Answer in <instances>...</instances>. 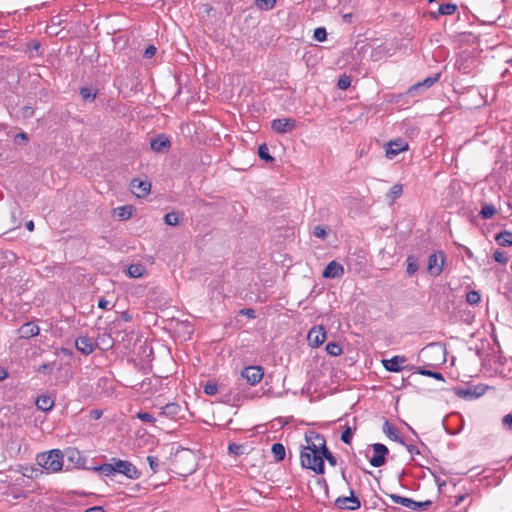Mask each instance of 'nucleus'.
<instances>
[{"label": "nucleus", "instance_id": "nucleus-42", "mask_svg": "<svg viewBox=\"0 0 512 512\" xmlns=\"http://www.w3.org/2000/svg\"><path fill=\"white\" fill-rule=\"evenodd\" d=\"M228 451H229V453H231L235 456H240L244 453V445L237 444V443H230L228 445Z\"/></svg>", "mask_w": 512, "mask_h": 512}, {"label": "nucleus", "instance_id": "nucleus-51", "mask_svg": "<svg viewBox=\"0 0 512 512\" xmlns=\"http://www.w3.org/2000/svg\"><path fill=\"white\" fill-rule=\"evenodd\" d=\"M141 267L139 265H131L128 268V274L131 277H140L142 273L140 272Z\"/></svg>", "mask_w": 512, "mask_h": 512}, {"label": "nucleus", "instance_id": "nucleus-29", "mask_svg": "<svg viewBox=\"0 0 512 512\" xmlns=\"http://www.w3.org/2000/svg\"><path fill=\"white\" fill-rule=\"evenodd\" d=\"M271 452L276 462H280L285 458V447L282 443H274L271 447Z\"/></svg>", "mask_w": 512, "mask_h": 512}, {"label": "nucleus", "instance_id": "nucleus-14", "mask_svg": "<svg viewBox=\"0 0 512 512\" xmlns=\"http://www.w3.org/2000/svg\"><path fill=\"white\" fill-rule=\"evenodd\" d=\"M440 74H435L433 76H428L424 80L412 85L410 88L407 89L406 95L414 97L418 95L420 90L427 89L433 86L436 82L439 81Z\"/></svg>", "mask_w": 512, "mask_h": 512}, {"label": "nucleus", "instance_id": "nucleus-59", "mask_svg": "<svg viewBox=\"0 0 512 512\" xmlns=\"http://www.w3.org/2000/svg\"><path fill=\"white\" fill-rule=\"evenodd\" d=\"M337 348L338 349V352H342L341 351V348H339L338 344L334 343V342H331V343H328L325 347V351L326 352H334V349Z\"/></svg>", "mask_w": 512, "mask_h": 512}, {"label": "nucleus", "instance_id": "nucleus-21", "mask_svg": "<svg viewBox=\"0 0 512 512\" xmlns=\"http://www.w3.org/2000/svg\"><path fill=\"white\" fill-rule=\"evenodd\" d=\"M18 331L21 338L28 339L39 334V327L33 322H28L23 324Z\"/></svg>", "mask_w": 512, "mask_h": 512}, {"label": "nucleus", "instance_id": "nucleus-6", "mask_svg": "<svg viewBox=\"0 0 512 512\" xmlns=\"http://www.w3.org/2000/svg\"><path fill=\"white\" fill-rule=\"evenodd\" d=\"M445 263V254L443 251H436L432 253L428 258L427 270L430 275L437 277L443 271Z\"/></svg>", "mask_w": 512, "mask_h": 512}, {"label": "nucleus", "instance_id": "nucleus-43", "mask_svg": "<svg viewBox=\"0 0 512 512\" xmlns=\"http://www.w3.org/2000/svg\"><path fill=\"white\" fill-rule=\"evenodd\" d=\"M164 221L167 225L176 226L179 224V216L175 212L167 213L164 217Z\"/></svg>", "mask_w": 512, "mask_h": 512}, {"label": "nucleus", "instance_id": "nucleus-61", "mask_svg": "<svg viewBox=\"0 0 512 512\" xmlns=\"http://www.w3.org/2000/svg\"><path fill=\"white\" fill-rule=\"evenodd\" d=\"M84 512H105V510L102 506H93L87 508Z\"/></svg>", "mask_w": 512, "mask_h": 512}, {"label": "nucleus", "instance_id": "nucleus-36", "mask_svg": "<svg viewBox=\"0 0 512 512\" xmlns=\"http://www.w3.org/2000/svg\"><path fill=\"white\" fill-rule=\"evenodd\" d=\"M355 430H356V428L346 426L345 429L343 430V432L341 433V436H340L341 441L348 445L351 444L352 437H353Z\"/></svg>", "mask_w": 512, "mask_h": 512}, {"label": "nucleus", "instance_id": "nucleus-55", "mask_svg": "<svg viewBox=\"0 0 512 512\" xmlns=\"http://www.w3.org/2000/svg\"><path fill=\"white\" fill-rule=\"evenodd\" d=\"M98 307L104 310H109L112 306L110 301L106 300L105 298H100L98 301Z\"/></svg>", "mask_w": 512, "mask_h": 512}, {"label": "nucleus", "instance_id": "nucleus-53", "mask_svg": "<svg viewBox=\"0 0 512 512\" xmlns=\"http://www.w3.org/2000/svg\"><path fill=\"white\" fill-rule=\"evenodd\" d=\"M502 424L505 428L512 431V414H507L502 418Z\"/></svg>", "mask_w": 512, "mask_h": 512}, {"label": "nucleus", "instance_id": "nucleus-30", "mask_svg": "<svg viewBox=\"0 0 512 512\" xmlns=\"http://www.w3.org/2000/svg\"><path fill=\"white\" fill-rule=\"evenodd\" d=\"M133 210L132 205H124L115 209V213L120 220H126L132 216Z\"/></svg>", "mask_w": 512, "mask_h": 512}, {"label": "nucleus", "instance_id": "nucleus-48", "mask_svg": "<svg viewBox=\"0 0 512 512\" xmlns=\"http://www.w3.org/2000/svg\"><path fill=\"white\" fill-rule=\"evenodd\" d=\"M466 500H468L467 506H469L472 502V499H470L469 494H460L455 496L454 506H460L463 504Z\"/></svg>", "mask_w": 512, "mask_h": 512}, {"label": "nucleus", "instance_id": "nucleus-44", "mask_svg": "<svg viewBox=\"0 0 512 512\" xmlns=\"http://www.w3.org/2000/svg\"><path fill=\"white\" fill-rule=\"evenodd\" d=\"M493 258L496 262L500 264H506L509 260L507 253L502 250H496L493 254Z\"/></svg>", "mask_w": 512, "mask_h": 512}, {"label": "nucleus", "instance_id": "nucleus-41", "mask_svg": "<svg viewBox=\"0 0 512 512\" xmlns=\"http://www.w3.org/2000/svg\"><path fill=\"white\" fill-rule=\"evenodd\" d=\"M320 457L323 462H324V460H327L329 465H331L333 467L337 465V458L333 455V453L329 449H327L325 452H323L320 455Z\"/></svg>", "mask_w": 512, "mask_h": 512}, {"label": "nucleus", "instance_id": "nucleus-11", "mask_svg": "<svg viewBox=\"0 0 512 512\" xmlns=\"http://www.w3.org/2000/svg\"><path fill=\"white\" fill-rule=\"evenodd\" d=\"M374 455L370 458V465L378 468L386 463V455L389 453L388 448L382 443L372 445Z\"/></svg>", "mask_w": 512, "mask_h": 512}, {"label": "nucleus", "instance_id": "nucleus-19", "mask_svg": "<svg viewBox=\"0 0 512 512\" xmlns=\"http://www.w3.org/2000/svg\"><path fill=\"white\" fill-rule=\"evenodd\" d=\"M181 411L182 408L178 403L171 402L161 408L160 415L175 420L180 417Z\"/></svg>", "mask_w": 512, "mask_h": 512}, {"label": "nucleus", "instance_id": "nucleus-35", "mask_svg": "<svg viewBox=\"0 0 512 512\" xmlns=\"http://www.w3.org/2000/svg\"><path fill=\"white\" fill-rule=\"evenodd\" d=\"M457 6L455 4L446 3L441 4L438 8V13L440 15H452L456 12Z\"/></svg>", "mask_w": 512, "mask_h": 512}, {"label": "nucleus", "instance_id": "nucleus-1", "mask_svg": "<svg viewBox=\"0 0 512 512\" xmlns=\"http://www.w3.org/2000/svg\"><path fill=\"white\" fill-rule=\"evenodd\" d=\"M305 441L306 445L302 446L300 451L301 467L323 475L325 464L320 455L328 449L324 435L316 431H308L305 433Z\"/></svg>", "mask_w": 512, "mask_h": 512}, {"label": "nucleus", "instance_id": "nucleus-34", "mask_svg": "<svg viewBox=\"0 0 512 512\" xmlns=\"http://www.w3.org/2000/svg\"><path fill=\"white\" fill-rule=\"evenodd\" d=\"M255 5L260 10L269 11L276 6V0H256Z\"/></svg>", "mask_w": 512, "mask_h": 512}, {"label": "nucleus", "instance_id": "nucleus-8", "mask_svg": "<svg viewBox=\"0 0 512 512\" xmlns=\"http://www.w3.org/2000/svg\"><path fill=\"white\" fill-rule=\"evenodd\" d=\"M407 361L405 356L395 355L391 359H383L381 360L384 368L389 372H400L401 370H414V366H403V364Z\"/></svg>", "mask_w": 512, "mask_h": 512}, {"label": "nucleus", "instance_id": "nucleus-13", "mask_svg": "<svg viewBox=\"0 0 512 512\" xmlns=\"http://www.w3.org/2000/svg\"><path fill=\"white\" fill-rule=\"evenodd\" d=\"M273 131L279 134H286L296 128V121L292 118H277L271 122Z\"/></svg>", "mask_w": 512, "mask_h": 512}, {"label": "nucleus", "instance_id": "nucleus-16", "mask_svg": "<svg viewBox=\"0 0 512 512\" xmlns=\"http://www.w3.org/2000/svg\"><path fill=\"white\" fill-rule=\"evenodd\" d=\"M151 184L146 180L134 179L131 182V191L138 197H145L150 192Z\"/></svg>", "mask_w": 512, "mask_h": 512}, {"label": "nucleus", "instance_id": "nucleus-10", "mask_svg": "<svg viewBox=\"0 0 512 512\" xmlns=\"http://www.w3.org/2000/svg\"><path fill=\"white\" fill-rule=\"evenodd\" d=\"M335 506L341 510L354 511L360 508L361 502L359 498L354 495V491L351 490L350 496L338 497L335 500Z\"/></svg>", "mask_w": 512, "mask_h": 512}, {"label": "nucleus", "instance_id": "nucleus-15", "mask_svg": "<svg viewBox=\"0 0 512 512\" xmlns=\"http://www.w3.org/2000/svg\"><path fill=\"white\" fill-rule=\"evenodd\" d=\"M325 339L326 332L322 326L313 327L307 335L308 345L312 349L318 348L321 344L324 343Z\"/></svg>", "mask_w": 512, "mask_h": 512}, {"label": "nucleus", "instance_id": "nucleus-52", "mask_svg": "<svg viewBox=\"0 0 512 512\" xmlns=\"http://www.w3.org/2000/svg\"><path fill=\"white\" fill-rule=\"evenodd\" d=\"M156 52H157L156 47L154 45H149L145 49L143 56L146 59H150V58H152L156 54Z\"/></svg>", "mask_w": 512, "mask_h": 512}, {"label": "nucleus", "instance_id": "nucleus-20", "mask_svg": "<svg viewBox=\"0 0 512 512\" xmlns=\"http://www.w3.org/2000/svg\"><path fill=\"white\" fill-rule=\"evenodd\" d=\"M473 62L469 54H462L457 58L455 65L460 72L468 74L473 68Z\"/></svg>", "mask_w": 512, "mask_h": 512}, {"label": "nucleus", "instance_id": "nucleus-24", "mask_svg": "<svg viewBox=\"0 0 512 512\" xmlns=\"http://www.w3.org/2000/svg\"><path fill=\"white\" fill-rule=\"evenodd\" d=\"M36 406L42 411H50L54 406V400L46 395H42L37 398Z\"/></svg>", "mask_w": 512, "mask_h": 512}, {"label": "nucleus", "instance_id": "nucleus-39", "mask_svg": "<svg viewBox=\"0 0 512 512\" xmlns=\"http://www.w3.org/2000/svg\"><path fill=\"white\" fill-rule=\"evenodd\" d=\"M481 296L478 291L472 290L466 294V301L470 305H476L480 302Z\"/></svg>", "mask_w": 512, "mask_h": 512}, {"label": "nucleus", "instance_id": "nucleus-56", "mask_svg": "<svg viewBox=\"0 0 512 512\" xmlns=\"http://www.w3.org/2000/svg\"><path fill=\"white\" fill-rule=\"evenodd\" d=\"M240 313L242 315H245L247 316L248 318L250 319H254L256 317V313H255V310L251 309V308H244L240 311Z\"/></svg>", "mask_w": 512, "mask_h": 512}, {"label": "nucleus", "instance_id": "nucleus-57", "mask_svg": "<svg viewBox=\"0 0 512 512\" xmlns=\"http://www.w3.org/2000/svg\"><path fill=\"white\" fill-rule=\"evenodd\" d=\"M55 363H46L39 366L37 369L38 372L46 373L47 371H51Z\"/></svg>", "mask_w": 512, "mask_h": 512}, {"label": "nucleus", "instance_id": "nucleus-54", "mask_svg": "<svg viewBox=\"0 0 512 512\" xmlns=\"http://www.w3.org/2000/svg\"><path fill=\"white\" fill-rule=\"evenodd\" d=\"M23 118H31L34 115V109L31 106H24L21 109Z\"/></svg>", "mask_w": 512, "mask_h": 512}, {"label": "nucleus", "instance_id": "nucleus-63", "mask_svg": "<svg viewBox=\"0 0 512 512\" xmlns=\"http://www.w3.org/2000/svg\"><path fill=\"white\" fill-rule=\"evenodd\" d=\"M317 484L323 486L326 491L328 490V484H327V481L324 478H319L317 480Z\"/></svg>", "mask_w": 512, "mask_h": 512}, {"label": "nucleus", "instance_id": "nucleus-50", "mask_svg": "<svg viewBox=\"0 0 512 512\" xmlns=\"http://www.w3.org/2000/svg\"><path fill=\"white\" fill-rule=\"evenodd\" d=\"M27 142H28V136L24 132L18 133L14 137V143L17 145L26 144Z\"/></svg>", "mask_w": 512, "mask_h": 512}, {"label": "nucleus", "instance_id": "nucleus-27", "mask_svg": "<svg viewBox=\"0 0 512 512\" xmlns=\"http://www.w3.org/2000/svg\"><path fill=\"white\" fill-rule=\"evenodd\" d=\"M383 432L393 441L404 444L403 439L398 436L395 428L389 423L388 420H386L383 424Z\"/></svg>", "mask_w": 512, "mask_h": 512}, {"label": "nucleus", "instance_id": "nucleus-45", "mask_svg": "<svg viewBox=\"0 0 512 512\" xmlns=\"http://www.w3.org/2000/svg\"><path fill=\"white\" fill-rule=\"evenodd\" d=\"M314 38L319 41L323 42L327 38V32L326 29L323 27H318L314 30Z\"/></svg>", "mask_w": 512, "mask_h": 512}, {"label": "nucleus", "instance_id": "nucleus-58", "mask_svg": "<svg viewBox=\"0 0 512 512\" xmlns=\"http://www.w3.org/2000/svg\"><path fill=\"white\" fill-rule=\"evenodd\" d=\"M103 412L99 409H93L90 411V418L93 420H98L102 416Z\"/></svg>", "mask_w": 512, "mask_h": 512}, {"label": "nucleus", "instance_id": "nucleus-62", "mask_svg": "<svg viewBox=\"0 0 512 512\" xmlns=\"http://www.w3.org/2000/svg\"><path fill=\"white\" fill-rule=\"evenodd\" d=\"M8 377V372L5 367L0 366V381L5 380Z\"/></svg>", "mask_w": 512, "mask_h": 512}, {"label": "nucleus", "instance_id": "nucleus-23", "mask_svg": "<svg viewBox=\"0 0 512 512\" xmlns=\"http://www.w3.org/2000/svg\"><path fill=\"white\" fill-rule=\"evenodd\" d=\"M75 346L78 352H93V341L86 336H80L75 340Z\"/></svg>", "mask_w": 512, "mask_h": 512}, {"label": "nucleus", "instance_id": "nucleus-47", "mask_svg": "<svg viewBox=\"0 0 512 512\" xmlns=\"http://www.w3.org/2000/svg\"><path fill=\"white\" fill-rule=\"evenodd\" d=\"M136 416L143 422L153 424L156 421L155 417L148 412H138Z\"/></svg>", "mask_w": 512, "mask_h": 512}, {"label": "nucleus", "instance_id": "nucleus-32", "mask_svg": "<svg viewBox=\"0 0 512 512\" xmlns=\"http://www.w3.org/2000/svg\"><path fill=\"white\" fill-rule=\"evenodd\" d=\"M403 193V187L400 184H395L391 187L389 192L387 193V198L394 202L397 198H399Z\"/></svg>", "mask_w": 512, "mask_h": 512}, {"label": "nucleus", "instance_id": "nucleus-49", "mask_svg": "<svg viewBox=\"0 0 512 512\" xmlns=\"http://www.w3.org/2000/svg\"><path fill=\"white\" fill-rule=\"evenodd\" d=\"M147 462L149 464L150 469L153 473H156L158 471L159 467V459L156 456H148Z\"/></svg>", "mask_w": 512, "mask_h": 512}, {"label": "nucleus", "instance_id": "nucleus-37", "mask_svg": "<svg viewBox=\"0 0 512 512\" xmlns=\"http://www.w3.org/2000/svg\"><path fill=\"white\" fill-rule=\"evenodd\" d=\"M407 268L406 272L409 276L413 275L418 270V263L414 256L410 255L406 259Z\"/></svg>", "mask_w": 512, "mask_h": 512}, {"label": "nucleus", "instance_id": "nucleus-5", "mask_svg": "<svg viewBox=\"0 0 512 512\" xmlns=\"http://www.w3.org/2000/svg\"><path fill=\"white\" fill-rule=\"evenodd\" d=\"M487 386L483 384L454 388V393L465 400H474L485 394Z\"/></svg>", "mask_w": 512, "mask_h": 512}, {"label": "nucleus", "instance_id": "nucleus-18", "mask_svg": "<svg viewBox=\"0 0 512 512\" xmlns=\"http://www.w3.org/2000/svg\"><path fill=\"white\" fill-rule=\"evenodd\" d=\"M150 146L153 151L162 152L170 148L171 142L165 134H160L151 140Z\"/></svg>", "mask_w": 512, "mask_h": 512}, {"label": "nucleus", "instance_id": "nucleus-12", "mask_svg": "<svg viewBox=\"0 0 512 512\" xmlns=\"http://www.w3.org/2000/svg\"><path fill=\"white\" fill-rule=\"evenodd\" d=\"M153 355L154 354H132L127 361L133 363L138 370L147 372L152 369L151 362L153 360Z\"/></svg>", "mask_w": 512, "mask_h": 512}, {"label": "nucleus", "instance_id": "nucleus-33", "mask_svg": "<svg viewBox=\"0 0 512 512\" xmlns=\"http://www.w3.org/2000/svg\"><path fill=\"white\" fill-rule=\"evenodd\" d=\"M258 156L260 159L265 160L267 162H273L274 158L269 153V148L267 144L263 143L258 147Z\"/></svg>", "mask_w": 512, "mask_h": 512}, {"label": "nucleus", "instance_id": "nucleus-2", "mask_svg": "<svg viewBox=\"0 0 512 512\" xmlns=\"http://www.w3.org/2000/svg\"><path fill=\"white\" fill-rule=\"evenodd\" d=\"M93 470L100 472L102 475L109 477L116 473L123 474L129 479H139L141 472L135 465L126 460L112 458L111 463H103L93 468Z\"/></svg>", "mask_w": 512, "mask_h": 512}, {"label": "nucleus", "instance_id": "nucleus-3", "mask_svg": "<svg viewBox=\"0 0 512 512\" xmlns=\"http://www.w3.org/2000/svg\"><path fill=\"white\" fill-rule=\"evenodd\" d=\"M63 457L64 454L61 450L53 449L38 455L37 461L45 470L56 473L63 467Z\"/></svg>", "mask_w": 512, "mask_h": 512}, {"label": "nucleus", "instance_id": "nucleus-60", "mask_svg": "<svg viewBox=\"0 0 512 512\" xmlns=\"http://www.w3.org/2000/svg\"><path fill=\"white\" fill-rule=\"evenodd\" d=\"M406 448H407L408 452L412 455L420 453V451L416 445H413V444L406 445Z\"/></svg>", "mask_w": 512, "mask_h": 512}, {"label": "nucleus", "instance_id": "nucleus-4", "mask_svg": "<svg viewBox=\"0 0 512 512\" xmlns=\"http://www.w3.org/2000/svg\"><path fill=\"white\" fill-rule=\"evenodd\" d=\"M389 497L394 503L400 504L413 511H425L432 505V501L430 500L414 501L413 499L398 494H390Z\"/></svg>", "mask_w": 512, "mask_h": 512}, {"label": "nucleus", "instance_id": "nucleus-26", "mask_svg": "<svg viewBox=\"0 0 512 512\" xmlns=\"http://www.w3.org/2000/svg\"><path fill=\"white\" fill-rule=\"evenodd\" d=\"M97 92V89L88 86L80 89V95L84 102H93L96 99Z\"/></svg>", "mask_w": 512, "mask_h": 512}, {"label": "nucleus", "instance_id": "nucleus-64", "mask_svg": "<svg viewBox=\"0 0 512 512\" xmlns=\"http://www.w3.org/2000/svg\"><path fill=\"white\" fill-rule=\"evenodd\" d=\"M26 228L29 230V231H33L34 230V222L33 221H29L26 223Z\"/></svg>", "mask_w": 512, "mask_h": 512}, {"label": "nucleus", "instance_id": "nucleus-28", "mask_svg": "<svg viewBox=\"0 0 512 512\" xmlns=\"http://www.w3.org/2000/svg\"><path fill=\"white\" fill-rule=\"evenodd\" d=\"M495 240L500 246H512V232L501 231L496 235Z\"/></svg>", "mask_w": 512, "mask_h": 512}, {"label": "nucleus", "instance_id": "nucleus-17", "mask_svg": "<svg viewBox=\"0 0 512 512\" xmlns=\"http://www.w3.org/2000/svg\"><path fill=\"white\" fill-rule=\"evenodd\" d=\"M343 274H344L343 266L334 260L329 262L328 265L325 267V269L322 272V276L324 278H329V279L339 278Z\"/></svg>", "mask_w": 512, "mask_h": 512}, {"label": "nucleus", "instance_id": "nucleus-25", "mask_svg": "<svg viewBox=\"0 0 512 512\" xmlns=\"http://www.w3.org/2000/svg\"><path fill=\"white\" fill-rule=\"evenodd\" d=\"M414 371L420 375L432 377L436 380L445 381L443 374L440 372L432 371L426 368V366H414Z\"/></svg>", "mask_w": 512, "mask_h": 512}, {"label": "nucleus", "instance_id": "nucleus-7", "mask_svg": "<svg viewBox=\"0 0 512 512\" xmlns=\"http://www.w3.org/2000/svg\"><path fill=\"white\" fill-rule=\"evenodd\" d=\"M409 149L408 143L402 138H397L389 141L385 146V156L392 160L399 153L407 151Z\"/></svg>", "mask_w": 512, "mask_h": 512}, {"label": "nucleus", "instance_id": "nucleus-9", "mask_svg": "<svg viewBox=\"0 0 512 512\" xmlns=\"http://www.w3.org/2000/svg\"><path fill=\"white\" fill-rule=\"evenodd\" d=\"M264 375V370L261 366H248L241 371V377L247 381L249 385L258 384Z\"/></svg>", "mask_w": 512, "mask_h": 512}, {"label": "nucleus", "instance_id": "nucleus-31", "mask_svg": "<svg viewBox=\"0 0 512 512\" xmlns=\"http://www.w3.org/2000/svg\"><path fill=\"white\" fill-rule=\"evenodd\" d=\"M497 210L493 204H484L479 212L482 219H490L496 214Z\"/></svg>", "mask_w": 512, "mask_h": 512}, {"label": "nucleus", "instance_id": "nucleus-40", "mask_svg": "<svg viewBox=\"0 0 512 512\" xmlns=\"http://www.w3.org/2000/svg\"><path fill=\"white\" fill-rule=\"evenodd\" d=\"M351 85V79L348 75L343 74L338 78L337 87L341 90H346Z\"/></svg>", "mask_w": 512, "mask_h": 512}, {"label": "nucleus", "instance_id": "nucleus-38", "mask_svg": "<svg viewBox=\"0 0 512 512\" xmlns=\"http://www.w3.org/2000/svg\"><path fill=\"white\" fill-rule=\"evenodd\" d=\"M218 391V386L215 382H212V381H207L204 385H203V392L208 395V396H213L217 393Z\"/></svg>", "mask_w": 512, "mask_h": 512}, {"label": "nucleus", "instance_id": "nucleus-46", "mask_svg": "<svg viewBox=\"0 0 512 512\" xmlns=\"http://www.w3.org/2000/svg\"><path fill=\"white\" fill-rule=\"evenodd\" d=\"M313 235L317 238L324 239L327 236V227L317 225L313 229Z\"/></svg>", "mask_w": 512, "mask_h": 512}, {"label": "nucleus", "instance_id": "nucleus-22", "mask_svg": "<svg viewBox=\"0 0 512 512\" xmlns=\"http://www.w3.org/2000/svg\"><path fill=\"white\" fill-rule=\"evenodd\" d=\"M64 455L67 457V459L70 462L74 463L77 467L84 465V463H85V459L81 455L80 451L76 448H73V447L67 448L65 450Z\"/></svg>", "mask_w": 512, "mask_h": 512}]
</instances>
